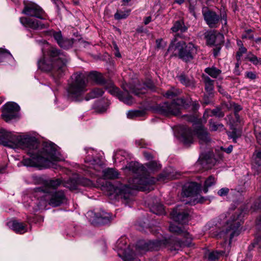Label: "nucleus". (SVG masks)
Wrapping results in <instances>:
<instances>
[{"instance_id": "obj_1", "label": "nucleus", "mask_w": 261, "mask_h": 261, "mask_svg": "<svg viewBox=\"0 0 261 261\" xmlns=\"http://www.w3.org/2000/svg\"><path fill=\"white\" fill-rule=\"evenodd\" d=\"M0 144L12 148L25 150L30 155L29 158H24L22 161L25 166L56 168L54 162L61 160L60 154L55 144L45 143L42 150L39 151V143L35 137H22L3 128H0Z\"/></svg>"}, {"instance_id": "obj_2", "label": "nucleus", "mask_w": 261, "mask_h": 261, "mask_svg": "<svg viewBox=\"0 0 261 261\" xmlns=\"http://www.w3.org/2000/svg\"><path fill=\"white\" fill-rule=\"evenodd\" d=\"M126 169L137 174L129 179L128 186L119 182L115 185L107 183L106 187L109 196L123 199L126 203H128L132 200L133 190L150 191L153 190L152 186L156 180L152 177L146 175L145 167L138 162L129 163Z\"/></svg>"}, {"instance_id": "obj_3", "label": "nucleus", "mask_w": 261, "mask_h": 261, "mask_svg": "<svg viewBox=\"0 0 261 261\" xmlns=\"http://www.w3.org/2000/svg\"><path fill=\"white\" fill-rule=\"evenodd\" d=\"M88 80L103 86L106 83L102 75L98 72H76L71 75L70 81L68 83L67 88L68 98L73 101L82 100L83 94L87 90Z\"/></svg>"}, {"instance_id": "obj_4", "label": "nucleus", "mask_w": 261, "mask_h": 261, "mask_svg": "<svg viewBox=\"0 0 261 261\" xmlns=\"http://www.w3.org/2000/svg\"><path fill=\"white\" fill-rule=\"evenodd\" d=\"M69 58L59 49L54 47L47 49V57L38 62L39 69L44 71H51L55 79L62 77L66 70Z\"/></svg>"}, {"instance_id": "obj_5", "label": "nucleus", "mask_w": 261, "mask_h": 261, "mask_svg": "<svg viewBox=\"0 0 261 261\" xmlns=\"http://www.w3.org/2000/svg\"><path fill=\"white\" fill-rule=\"evenodd\" d=\"M43 184V187L35 189V196L38 194H41V197L48 201V204L53 207L60 206L66 202L67 198L63 191H54L61 185V181L59 179L46 180Z\"/></svg>"}, {"instance_id": "obj_6", "label": "nucleus", "mask_w": 261, "mask_h": 261, "mask_svg": "<svg viewBox=\"0 0 261 261\" xmlns=\"http://www.w3.org/2000/svg\"><path fill=\"white\" fill-rule=\"evenodd\" d=\"M190 105H192L194 110L199 107L196 101H186L184 98H178L171 102H165L156 106L155 110L158 113L165 116H178L182 108L187 109Z\"/></svg>"}, {"instance_id": "obj_7", "label": "nucleus", "mask_w": 261, "mask_h": 261, "mask_svg": "<svg viewBox=\"0 0 261 261\" xmlns=\"http://www.w3.org/2000/svg\"><path fill=\"white\" fill-rule=\"evenodd\" d=\"M181 140L185 145L193 143L194 135H196L200 144H207L211 142V138L207 130L202 125H199L194 131L186 126L180 128Z\"/></svg>"}, {"instance_id": "obj_8", "label": "nucleus", "mask_w": 261, "mask_h": 261, "mask_svg": "<svg viewBox=\"0 0 261 261\" xmlns=\"http://www.w3.org/2000/svg\"><path fill=\"white\" fill-rule=\"evenodd\" d=\"M127 240L122 237L119 239L116 243L114 249L117 252L118 256L124 261H132L135 259L136 254V249L133 251L129 246H127Z\"/></svg>"}, {"instance_id": "obj_9", "label": "nucleus", "mask_w": 261, "mask_h": 261, "mask_svg": "<svg viewBox=\"0 0 261 261\" xmlns=\"http://www.w3.org/2000/svg\"><path fill=\"white\" fill-rule=\"evenodd\" d=\"M175 50H177L179 58L187 62L194 58V56L197 54V48L191 42L186 45L184 41H180L176 44Z\"/></svg>"}, {"instance_id": "obj_10", "label": "nucleus", "mask_w": 261, "mask_h": 261, "mask_svg": "<svg viewBox=\"0 0 261 261\" xmlns=\"http://www.w3.org/2000/svg\"><path fill=\"white\" fill-rule=\"evenodd\" d=\"M105 89L111 94L116 96L121 101L127 105H131L134 102L133 97L129 94L128 91L126 87L123 86L125 92L122 93L116 87L112 81H109L104 85Z\"/></svg>"}, {"instance_id": "obj_11", "label": "nucleus", "mask_w": 261, "mask_h": 261, "mask_svg": "<svg viewBox=\"0 0 261 261\" xmlns=\"http://www.w3.org/2000/svg\"><path fill=\"white\" fill-rule=\"evenodd\" d=\"M243 217V212L242 211L237 210V211L232 215L227 222V225L229 229H227L225 232L222 231L220 233V236H222L224 233L227 234L230 232L229 243H230L231 240L234 236H237L239 234V231L238 229L241 224Z\"/></svg>"}, {"instance_id": "obj_12", "label": "nucleus", "mask_w": 261, "mask_h": 261, "mask_svg": "<svg viewBox=\"0 0 261 261\" xmlns=\"http://www.w3.org/2000/svg\"><path fill=\"white\" fill-rule=\"evenodd\" d=\"M166 244V240H141L137 242L134 248L136 249V254L141 255L147 251L158 250Z\"/></svg>"}, {"instance_id": "obj_13", "label": "nucleus", "mask_w": 261, "mask_h": 261, "mask_svg": "<svg viewBox=\"0 0 261 261\" xmlns=\"http://www.w3.org/2000/svg\"><path fill=\"white\" fill-rule=\"evenodd\" d=\"M201 186L196 182H191L188 185L185 186L183 188L182 194L186 197H194L193 203H202L206 200V198L199 195L201 191Z\"/></svg>"}, {"instance_id": "obj_14", "label": "nucleus", "mask_w": 261, "mask_h": 261, "mask_svg": "<svg viewBox=\"0 0 261 261\" xmlns=\"http://www.w3.org/2000/svg\"><path fill=\"white\" fill-rule=\"evenodd\" d=\"M3 109L2 117L6 122H8L18 117V112L20 110V107L16 103L8 102L3 106Z\"/></svg>"}, {"instance_id": "obj_15", "label": "nucleus", "mask_w": 261, "mask_h": 261, "mask_svg": "<svg viewBox=\"0 0 261 261\" xmlns=\"http://www.w3.org/2000/svg\"><path fill=\"white\" fill-rule=\"evenodd\" d=\"M87 155L85 158V163L89 168H93L97 171H100L101 169V162L99 157L97 155L96 151L92 148L88 149Z\"/></svg>"}, {"instance_id": "obj_16", "label": "nucleus", "mask_w": 261, "mask_h": 261, "mask_svg": "<svg viewBox=\"0 0 261 261\" xmlns=\"http://www.w3.org/2000/svg\"><path fill=\"white\" fill-rule=\"evenodd\" d=\"M22 13L32 17H35L41 19H45V13L43 10L38 5L30 3L25 5Z\"/></svg>"}, {"instance_id": "obj_17", "label": "nucleus", "mask_w": 261, "mask_h": 261, "mask_svg": "<svg viewBox=\"0 0 261 261\" xmlns=\"http://www.w3.org/2000/svg\"><path fill=\"white\" fill-rule=\"evenodd\" d=\"M171 215L173 220L179 223L185 224L189 220V213L188 211L182 208L181 206H177L174 208Z\"/></svg>"}, {"instance_id": "obj_18", "label": "nucleus", "mask_w": 261, "mask_h": 261, "mask_svg": "<svg viewBox=\"0 0 261 261\" xmlns=\"http://www.w3.org/2000/svg\"><path fill=\"white\" fill-rule=\"evenodd\" d=\"M20 22L24 27L33 30H41L48 27L38 20L24 17L20 18Z\"/></svg>"}, {"instance_id": "obj_19", "label": "nucleus", "mask_w": 261, "mask_h": 261, "mask_svg": "<svg viewBox=\"0 0 261 261\" xmlns=\"http://www.w3.org/2000/svg\"><path fill=\"white\" fill-rule=\"evenodd\" d=\"M203 15L207 24L211 28H217L219 23L220 16L216 12L211 11H203Z\"/></svg>"}, {"instance_id": "obj_20", "label": "nucleus", "mask_w": 261, "mask_h": 261, "mask_svg": "<svg viewBox=\"0 0 261 261\" xmlns=\"http://www.w3.org/2000/svg\"><path fill=\"white\" fill-rule=\"evenodd\" d=\"M207 43L209 45H219L223 42V34L215 31L208 33L205 36Z\"/></svg>"}, {"instance_id": "obj_21", "label": "nucleus", "mask_w": 261, "mask_h": 261, "mask_svg": "<svg viewBox=\"0 0 261 261\" xmlns=\"http://www.w3.org/2000/svg\"><path fill=\"white\" fill-rule=\"evenodd\" d=\"M8 226L16 233L22 234L27 231L25 224L17 220H12L7 223Z\"/></svg>"}, {"instance_id": "obj_22", "label": "nucleus", "mask_w": 261, "mask_h": 261, "mask_svg": "<svg viewBox=\"0 0 261 261\" xmlns=\"http://www.w3.org/2000/svg\"><path fill=\"white\" fill-rule=\"evenodd\" d=\"M185 237L187 239L186 241L175 240L174 244L170 248L171 250H178L183 247L190 246L191 243V236Z\"/></svg>"}, {"instance_id": "obj_23", "label": "nucleus", "mask_w": 261, "mask_h": 261, "mask_svg": "<svg viewBox=\"0 0 261 261\" xmlns=\"http://www.w3.org/2000/svg\"><path fill=\"white\" fill-rule=\"evenodd\" d=\"M202 77L204 84L205 91L209 94H212L214 89L215 81L212 80L208 76L205 75H203Z\"/></svg>"}, {"instance_id": "obj_24", "label": "nucleus", "mask_w": 261, "mask_h": 261, "mask_svg": "<svg viewBox=\"0 0 261 261\" xmlns=\"http://www.w3.org/2000/svg\"><path fill=\"white\" fill-rule=\"evenodd\" d=\"M119 173L114 168H108L102 171V176L105 179H113L119 177Z\"/></svg>"}, {"instance_id": "obj_25", "label": "nucleus", "mask_w": 261, "mask_h": 261, "mask_svg": "<svg viewBox=\"0 0 261 261\" xmlns=\"http://www.w3.org/2000/svg\"><path fill=\"white\" fill-rule=\"evenodd\" d=\"M14 58L11 53L7 49L0 48V63L11 62Z\"/></svg>"}, {"instance_id": "obj_26", "label": "nucleus", "mask_w": 261, "mask_h": 261, "mask_svg": "<svg viewBox=\"0 0 261 261\" xmlns=\"http://www.w3.org/2000/svg\"><path fill=\"white\" fill-rule=\"evenodd\" d=\"M224 253V252L223 251L207 252L205 253L204 257L207 258L210 261H217L219 257Z\"/></svg>"}, {"instance_id": "obj_27", "label": "nucleus", "mask_w": 261, "mask_h": 261, "mask_svg": "<svg viewBox=\"0 0 261 261\" xmlns=\"http://www.w3.org/2000/svg\"><path fill=\"white\" fill-rule=\"evenodd\" d=\"M204 72L212 77L216 79L218 78L221 74V70L215 66L206 68L204 69Z\"/></svg>"}, {"instance_id": "obj_28", "label": "nucleus", "mask_w": 261, "mask_h": 261, "mask_svg": "<svg viewBox=\"0 0 261 261\" xmlns=\"http://www.w3.org/2000/svg\"><path fill=\"white\" fill-rule=\"evenodd\" d=\"M173 32L176 33L178 31L185 32L187 30V28L185 26L184 21L182 20L176 21L171 28Z\"/></svg>"}, {"instance_id": "obj_29", "label": "nucleus", "mask_w": 261, "mask_h": 261, "mask_svg": "<svg viewBox=\"0 0 261 261\" xmlns=\"http://www.w3.org/2000/svg\"><path fill=\"white\" fill-rule=\"evenodd\" d=\"M93 213L94 214V218L96 220L100 221L102 223H107L110 221L109 217L107 216L108 214L103 211L99 214L96 213L95 212L94 213L92 211L88 213L89 215H92Z\"/></svg>"}, {"instance_id": "obj_30", "label": "nucleus", "mask_w": 261, "mask_h": 261, "mask_svg": "<svg viewBox=\"0 0 261 261\" xmlns=\"http://www.w3.org/2000/svg\"><path fill=\"white\" fill-rule=\"evenodd\" d=\"M103 93V91L100 88H95L89 93L85 97L86 100H89L92 98H97L101 96Z\"/></svg>"}, {"instance_id": "obj_31", "label": "nucleus", "mask_w": 261, "mask_h": 261, "mask_svg": "<svg viewBox=\"0 0 261 261\" xmlns=\"http://www.w3.org/2000/svg\"><path fill=\"white\" fill-rule=\"evenodd\" d=\"M179 81L184 85L187 87H190L194 86V80L193 79H189L184 74H181L177 76Z\"/></svg>"}, {"instance_id": "obj_32", "label": "nucleus", "mask_w": 261, "mask_h": 261, "mask_svg": "<svg viewBox=\"0 0 261 261\" xmlns=\"http://www.w3.org/2000/svg\"><path fill=\"white\" fill-rule=\"evenodd\" d=\"M216 182V179L213 176H210L204 181L203 191L205 193H207L208 188L213 186Z\"/></svg>"}, {"instance_id": "obj_33", "label": "nucleus", "mask_w": 261, "mask_h": 261, "mask_svg": "<svg viewBox=\"0 0 261 261\" xmlns=\"http://www.w3.org/2000/svg\"><path fill=\"white\" fill-rule=\"evenodd\" d=\"M169 230L171 232L178 234L183 233L185 237L190 236L189 233L185 231L181 227L173 224H170L169 226Z\"/></svg>"}, {"instance_id": "obj_34", "label": "nucleus", "mask_w": 261, "mask_h": 261, "mask_svg": "<svg viewBox=\"0 0 261 261\" xmlns=\"http://www.w3.org/2000/svg\"><path fill=\"white\" fill-rule=\"evenodd\" d=\"M147 170L151 172L158 171L161 168V165L155 161L150 162L145 164Z\"/></svg>"}, {"instance_id": "obj_35", "label": "nucleus", "mask_w": 261, "mask_h": 261, "mask_svg": "<svg viewBox=\"0 0 261 261\" xmlns=\"http://www.w3.org/2000/svg\"><path fill=\"white\" fill-rule=\"evenodd\" d=\"M170 170L171 169H169L167 172L160 175L158 180L164 181L166 179H173L177 178L178 177L177 176L174 175V174L173 172H171Z\"/></svg>"}, {"instance_id": "obj_36", "label": "nucleus", "mask_w": 261, "mask_h": 261, "mask_svg": "<svg viewBox=\"0 0 261 261\" xmlns=\"http://www.w3.org/2000/svg\"><path fill=\"white\" fill-rule=\"evenodd\" d=\"M144 111L142 110H130L128 111L126 114L127 117L129 119H134L137 117H140L144 115Z\"/></svg>"}, {"instance_id": "obj_37", "label": "nucleus", "mask_w": 261, "mask_h": 261, "mask_svg": "<svg viewBox=\"0 0 261 261\" xmlns=\"http://www.w3.org/2000/svg\"><path fill=\"white\" fill-rule=\"evenodd\" d=\"M151 211L156 215L165 214L164 206L160 203L153 205L151 208Z\"/></svg>"}, {"instance_id": "obj_38", "label": "nucleus", "mask_w": 261, "mask_h": 261, "mask_svg": "<svg viewBox=\"0 0 261 261\" xmlns=\"http://www.w3.org/2000/svg\"><path fill=\"white\" fill-rule=\"evenodd\" d=\"M252 159V168L256 171V173H258L261 170V159H259L253 156Z\"/></svg>"}, {"instance_id": "obj_39", "label": "nucleus", "mask_w": 261, "mask_h": 261, "mask_svg": "<svg viewBox=\"0 0 261 261\" xmlns=\"http://www.w3.org/2000/svg\"><path fill=\"white\" fill-rule=\"evenodd\" d=\"M77 181L73 179H70L64 183V186L71 190H75L77 188Z\"/></svg>"}, {"instance_id": "obj_40", "label": "nucleus", "mask_w": 261, "mask_h": 261, "mask_svg": "<svg viewBox=\"0 0 261 261\" xmlns=\"http://www.w3.org/2000/svg\"><path fill=\"white\" fill-rule=\"evenodd\" d=\"M73 41L72 39H63L60 46L65 49H68L72 46Z\"/></svg>"}, {"instance_id": "obj_41", "label": "nucleus", "mask_w": 261, "mask_h": 261, "mask_svg": "<svg viewBox=\"0 0 261 261\" xmlns=\"http://www.w3.org/2000/svg\"><path fill=\"white\" fill-rule=\"evenodd\" d=\"M130 11L127 10L126 11L123 12V11H120V12H117L115 14V18L116 19H125L126 18L129 14Z\"/></svg>"}, {"instance_id": "obj_42", "label": "nucleus", "mask_w": 261, "mask_h": 261, "mask_svg": "<svg viewBox=\"0 0 261 261\" xmlns=\"http://www.w3.org/2000/svg\"><path fill=\"white\" fill-rule=\"evenodd\" d=\"M129 91L134 93L135 95L140 96V94H144L145 93V88L144 87L142 88L139 87V86H137L135 88H132L130 87Z\"/></svg>"}, {"instance_id": "obj_43", "label": "nucleus", "mask_w": 261, "mask_h": 261, "mask_svg": "<svg viewBox=\"0 0 261 261\" xmlns=\"http://www.w3.org/2000/svg\"><path fill=\"white\" fill-rule=\"evenodd\" d=\"M210 128L213 131H216L218 130H221L224 129V126L223 124L220 123H216L213 122L212 121L210 122Z\"/></svg>"}, {"instance_id": "obj_44", "label": "nucleus", "mask_w": 261, "mask_h": 261, "mask_svg": "<svg viewBox=\"0 0 261 261\" xmlns=\"http://www.w3.org/2000/svg\"><path fill=\"white\" fill-rule=\"evenodd\" d=\"M102 102H99L98 103H95L94 106V108L96 111L99 113L104 112L107 108V106H101Z\"/></svg>"}, {"instance_id": "obj_45", "label": "nucleus", "mask_w": 261, "mask_h": 261, "mask_svg": "<svg viewBox=\"0 0 261 261\" xmlns=\"http://www.w3.org/2000/svg\"><path fill=\"white\" fill-rule=\"evenodd\" d=\"M179 93V91L178 90L173 89L167 91L164 94V96L167 98H172L178 94Z\"/></svg>"}, {"instance_id": "obj_46", "label": "nucleus", "mask_w": 261, "mask_h": 261, "mask_svg": "<svg viewBox=\"0 0 261 261\" xmlns=\"http://www.w3.org/2000/svg\"><path fill=\"white\" fill-rule=\"evenodd\" d=\"M212 113L214 116L219 118L223 117L224 116V113L219 108L213 110Z\"/></svg>"}, {"instance_id": "obj_47", "label": "nucleus", "mask_w": 261, "mask_h": 261, "mask_svg": "<svg viewBox=\"0 0 261 261\" xmlns=\"http://www.w3.org/2000/svg\"><path fill=\"white\" fill-rule=\"evenodd\" d=\"M228 135L229 138L233 139L234 142H236L237 139L240 137L241 134L237 132L236 130H234L232 132L228 133Z\"/></svg>"}, {"instance_id": "obj_48", "label": "nucleus", "mask_w": 261, "mask_h": 261, "mask_svg": "<svg viewBox=\"0 0 261 261\" xmlns=\"http://www.w3.org/2000/svg\"><path fill=\"white\" fill-rule=\"evenodd\" d=\"M247 51L246 48L243 46H241L237 53L236 58L238 61L240 60L242 55Z\"/></svg>"}, {"instance_id": "obj_49", "label": "nucleus", "mask_w": 261, "mask_h": 261, "mask_svg": "<svg viewBox=\"0 0 261 261\" xmlns=\"http://www.w3.org/2000/svg\"><path fill=\"white\" fill-rule=\"evenodd\" d=\"M53 36L57 42L58 44L60 45L61 42L63 40L61 33L60 32H55L54 33Z\"/></svg>"}, {"instance_id": "obj_50", "label": "nucleus", "mask_w": 261, "mask_h": 261, "mask_svg": "<svg viewBox=\"0 0 261 261\" xmlns=\"http://www.w3.org/2000/svg\"><path fill=\"white\" fill-rule=\"evenodd\" d=\"M249 60L250 62L253 63L255 65L260 64L261 65V58H257L255 56H252L249 58Z\"/></svg>"}, {"instance_id": "obj_51", "label": "nucleus", "mask_w": 261, "mask_h": 261, "mask_svg": "<svg viewBox=\"0 0 261 261\" xmlns=\"http://www.w3.org/2000/svg\"><path fill=\"white\" fill-rule=\"evenodd\" d=\"M80 183L84 186L89 187L92 185V181L87 178H82L80 180Z\"/></svg>"}, {"instance_id": "obj_52", "label": "nucleus", "mask_w": 261, "mask_h": 261, "mask_svg": "<svg viewBox=\"0 0 261 261\" xmlns=\"http://www.w3.org/2000/svg\"><path fill=\"white\" fill-rule=\"evenodd\" d=\"M229 189L227 188H223L219 190L217 193L220 196H224L226 195L229 192Z\"/></svg>"}, {"instance_id": "obj_53", "label": "nucleus", "mask_w": 261, "mask_h": 261, "mask_svg": "<svg viewBox=\"0 0 261 261\" xmlns=\"http://www.w3.org/2000/svg\"><path fill=\"white\" fill-rule=\"evenodd\" d=\"M207 163V161L204 159H200L196 163L197 166L201 165L203 167V168H204L205 169H208L210 168V166L205 167V164Z\"/></svg>"}, {"instance_id": "obj_54", "label": "nucleus", "mask_w": 261, "mask_h": 261, "mask_svg": "<svg viewBox=\"0 0 261 261\" xmlns=\"http://www.w3.org/2000/svg\"><path fill=\"white\" fill-rule=\"evenodd\" d=\"M255 134L257 142L261 144V133L258 132L256 128H255Z\"/></svg>"}, {"instance_id": "obj_55", "label": "nucleus", "mask_w": 261, "mask_h": 261, "mask_svg": "<svg viewBox=\"0 0 261 261\" xmlns=\"http://www.w3.org/2000/svg\"><path fill=\"white\" fill-rule=\"evenodd\" d=\"M254 207L255 210H261V196L254 203Z\"/></svg>"}, {"instance_id": "obj_56", "label": "nucleus", "mask_w": 261, "mask_h": 261, "mask_svg": "<svg viewBox=\"0 0 261 261\" xmlns=\"http://www.w3.org/2000/svg\"><path fill=\"white\" fill-rule=\"evenodd\" d=\"M246 76L251 80H254L256 78V74L251 71L246 72Z\"/></svg>"}, {"instance_id": "obj_57", "label": "nucleus", "mask_w": 261, "mask_h": 261, "mask_svg": "<svg viewBox=\"0 0 261 261\" xmlns=\"http://www.w3.org/2000/svg\"><path fill=\"white\" fill-rule=\"evenodd\" d=\"M240 65V60H239V61L237 60V62L236 63L235 68L234 70V73L237 75L240 74V71L239 70V67Z\"/></svg>"}, {"instance_id": "obj_58", "label": "nucleus", "mask_w": 261, "mask_h": 261, "mask_svg": "<svg viewBox=\"0 0 261 261\" xmlns=\"http://www.w3.org/2000/svg\"><path fill=\"white\" fill-rule=\"evenodd\" d=\"M233 146L231 145H229L227 148L221 147V150L226 152L227 153H230V152H231Z\"/></svg>"}, {"instance_id": "obj_59", "label": "nucleus", "mask_w": 261, "mask_h": 261, "mask_svg": "<svg viewBox=\"0 0 261 261\" xmlns=\"http://www.w3.org/2000/svg\"><path fill=\"white\" fill-rule=\"evenodd\" d=\"M232 106L234 108V113H238V112H239L240 111H241L242 110V107L240 105H238L237 104L233 103Z\"/></svg>"}, {"instance_id": "obj_60", "label": "nucleus", "mask_w": 261, "mask_h": 261, "mask_svg": "<svg viewBox=\"0 0 261 261\" xmlns=\"http://www.w3.org/2000/svg\"><path fill=\"white\" fill-rule=\"evenodd\" d=\"M256 225L257 227V228L260 229L261 228V217L257 219L256 221ZM260 241L261 243V239Z\"/></svg>"}, {"instance_id": "obj_61", "label": "nucleus", "mask_w": 261, "mask_h": 261, "mask_svg": "<svg viewBox=\"0 0 261 261\" xmlns=\"http://www.w3.org/2000/svg\"><path fill=\"white\" fill-rule=\"evenodd\" d=\"M143 154H144V156L147 159V160H150L151 159H152V156L151 155V154L148 152H146V151H144L143 152Z\"/></svg>"}, {"instance_id": "obj_62", "label": "nucleus", "mask_w": 261, "mask_h": 261, "mask_svg": "<svg viewBox=\"0 0 261 261\" xmlns=\"http://www.w3.org/2000/svg\"><path fill=\"white\" fill-rule=\"evenodd\" d=\"M136 144H137L140 147H144V143L143 140H138L136 141Z\"/></svg>"}, {"instance_id": "obj_63", "label": "nucleus", "mask_w": 261, "mask_h": 261, "mask_svg": "<svg viewBox=\"0 0 261 261\" xmlns=\"http://www.w3.org/2000/svg\"><path fill=\"white\" fill-rule=\"evenodd\" d=\"M253 156L257 158V159H261V151L255 152L253 153Z\"/></svg>"}, {"instance_id": "obj_64", "label": "nucleus", "mask_w": 261, "mask_h": 261, "mask_svg": "<svg viewBox=\"0 0 261 261\" xmlns=\"http://www.w3.org/2000/svg\"><path fill=\"white\" fill-rule=\"evenodd\" d=\"M151 21V17L150 16L147 17L144 19V24H147Z\"/></svg>"}]
</instances>
